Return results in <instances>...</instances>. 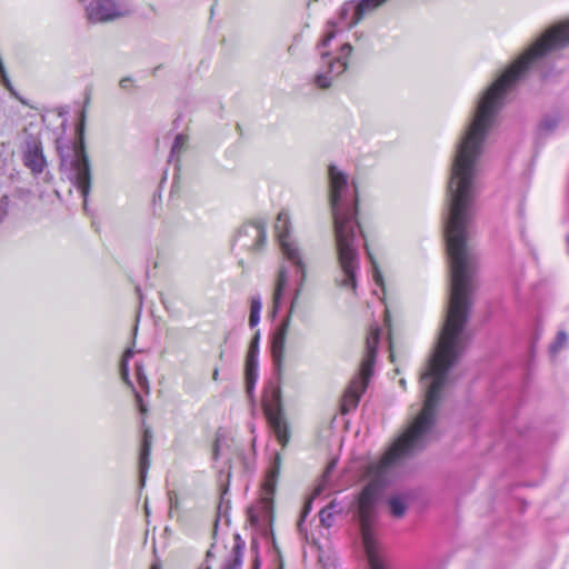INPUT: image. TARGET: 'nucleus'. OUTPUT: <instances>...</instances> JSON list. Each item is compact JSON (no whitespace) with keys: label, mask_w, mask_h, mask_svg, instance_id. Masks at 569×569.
<instances>
[{"label":"nucleus","mask_w":569,"mask_h":569,"mask_svg":"<svg viewBox=\"0 0 569 569\" xmlns=\"http://www.w3.org/2000/svg\"><path fill=\"white\" fill-rule=\"evenodd\" d=\"M329 203L339 272L335 283L352 291L357 288L359 243L362 232L358 221L357 188L348 183L347 176L336 166L329 167Z\"/></svg>","instance_id":"f257e3e1"},{"label":"nucleus","mask_w":569,"mask_h":569,"mask_svg":"<svg viewBox=\"0 0 569 569\" xmlns=\"http://www.w3.org/2000/svg\"><path fill=\"white\" fill-rule=\"evenodd\" d=\"M569 46V20L548 29L498 79H521L527 70L553 50Z\"/></svg>","instance_id":"f03ea898"},{"label":"nucleus","mask_w":569,"mask_h":569,"mask_svg":"<svg viewBox=\"0 0 569 569\" xmlns=\"http://www.w3.org/2000/svg\"><path fill=\"white\" fill-rule=\"evenodd\" d=\"M84 120L86 112L82 110L76 129L77 142H74L72 149L69 150L67 154L61 150L59 151L61 157V167L66 170L69 180L78 188L81 197L83 198V202L86 203L91 189V173L90 162L84 148ZM58 149H60V147H58Z\"/></svg>","instance_id":"7ed1b4c3"},{"label":"nucleus","mask_w":569,"mask_h":569,"mask_svg":"<svg viewBox=\"0 0 569 569\" xmlns=\"http://www.w3.org/2000/svg\"><path fill=\"white\" fill-rule=\"evenodd\" d=\"M380 339V328L379 327H372L370 329V332L367 337L366 341V348H367V355L365 359L362 360L360 372L357 377H355L351 381L349 387L347 388L343 401H342V412L347 413L348 411L355 409L362 396V393L366 391L369 379L372 375L373 365L376 360V353L379 345Z\"/></svg>","instance_id":"20e7f679"},{"label":"nucleus","mask_w":569,"mask_h":569,"mask_svg":"<svg viewBox=\"0 0 569 569\" xmlns=\"http://www.w3.org/2000/svg\"><path fill=\"white\" fill-rule=\"evenodd\" d=\"M91 22H108L130 13V7L124 0H92L86 8Z\"/></svg>","instance_id":"39448f33"},{"label":"nucleus","mask_w":569,"mask_h":569,"mask_svg":"<svg viewBox=\"0 0 569 569\" xmlns=\"http://www.w3.org/2000/svg\"><path fill=\"white\" fill-rule=\"evenodd\" d=\"M292 226L288 210L279 211L276 222L274 232L284 259H292L302 256L298 241L291 234Z\"/></svg>","instance_id":"423d86ee"},{"label":"nucleus","mask_w":569,"mask_h":569,"mask_svg":"<svg viewBox=\"0 0 569 569\" xmlns=\"http://www.w3.org/2000/svg\"><path fill=\"white\" fill-rule=\"evenodd\" d=\"M352 52V47L349 43H345L340 48V53L337 58L327 62L326 69L319 71L315 78L313 83L319 89H329L333 82V79L342 74L348 67L347 59Z\"/></svg>","instance_id":"0eeeda50"},{"label":"nucleus","mask_w":569,"mask_h":569,"mask_svg":"<svg viewBox=\"0 0 569 569\" xmlns=\"http://www.w3.org/2000/svg\"><path fill=\"white\" fill-rule=\"evenodd\" d=\"M266 242V226L261 221L244 223L234 237V244L248 251H259Z\"/></svg>","instance_id":"6e6552de"},{"label":"nucleus","mask_w":569,"mask_h":569,"mask_svg":"<svg viewBox=\"0 0 569 569\" xmlns=\"http://www.w3.org/2000/svg\"><path fill=\"white\" fill-rule=\"evenodd\" d=\"M264 413L278 442L284 448L289 442L290 433L279 400L272 405H266Z\"/></svg>","instance_id":"1a4fd4ad"},{"label":"nucleus","mask_w":569,"mask_h":569,"mask_svg":"<svg viewBox=\"0 0 569 569\" xmlns=\"http://www.w3.org/2000/svg\"><path fill=\"white\" fill-rule=\"evenodd\" d=\"M290 327V316H287L274 330L271 339V356L274 371L278 376L282 372L286 339Z\"/></svg>","instance_id":"9d476101"},{"label":"nucleus","mask_w":569,"mask_h":569,"mask_svg":"<svg viewBox=\"0 0 569 569\" xmlns=\"http://www.w3.org/2000/svg\"><path fill=\"white\" fill-rule=\"evenodd\" d=\"M23 163L31 170L33 174H40L47 167V161L43 156L42 146L36 139H30L26 142L23 151Z\"/></svg>","instance_id":"9b49d317"},{"label":"nucleus","mask_w":569,"mask_h":569,"mask_svg":"<svg viewBox=\"0 0 569 569\" xmlns=\"http://www.w3.org/2000/svg\"><path fill=\"white\" fill-rule=\"evenodd\" d=\"M287 261L296 268L298 281H297V288L295 290L293 298L298 299L302 292V289H303V286H305L306 279H307V264H306V261L303 260V256L292 258V259H287Z\"/></svg>","instance_id":"f8f14e48"},{"label":"nucleus","mask_w":569,"mask_h":569,"mask_svg":"<svg viewBox=\"0 0 569 569\" xmlns=\"http://www.w3.org/2000/svg\"><path fill=\"white\" fill-rule=\"evenodd\" d=\"M243 547L244 543L240 540L239 536H237L231 555L228 559H226L221 569H241Z\"/></svg>","instance_id":"ddd939ff"},{"label":"nucleus","mask_w":569,"mask_h":569,"mask_svg":"<svg viewBox=\"0 0 569 569\" xmlns=\"http://www.w3.org/2000/svg\"><path fill=\"white\" fill-rule=\"evenodd\" d=\"M288 279H289L288 270H287L286 266H281L278 271V276H277V280H276V288H274V292H273V305H274L276 309L279 307V305L281 302L283 291L288 284Z\"/></svg>","instance_id":"4468645a"},{"label":"nucleus","mask_w":569,"mask_h":569,"mask_svg":"<svg viewBox=\"0 0 569 569\" xmlns=\"http://www.w3.org/2000/svg\"><path fill=\"white\" fill-rule=\"evenodd\" d=\"M281 457L280 453H276L271 468L269 469L266 480L264 490L268 493H273L276 489L277 479L280 472Z\"/></svg>","instance_id":"2eb2a0df"},{"label":"nucleus","mask_w":569,"mask_h":569,"mask_svg":"<svg viewBox=\"0 0 569 569\" xmlns=\"http://www.w3.org/2000/svg\"><path fill=\"white\" fill-rule=\"evenodd\" d=\"M341 22H346V24L351 28L356 26L357 19V3L351 1L345 2L339 11Z\"/></svg>","instance_id":"dca6fc26"},{"label":"nucleus","mask_w":569,"mask_h":569,"mask_svg":"<svg viewBox=\"0 0 569 569\" xmlns=\"http://www.w3.org/2000/svg\"><path fill=\"white\" fill-rule=\"evenodd\" d=\"M387 0H360L357 3V19L356 22H359L368 12L373 11L375 9L382 6Z\"/></svg>","instance_id":"f3484780"},{"label":"nucleus","mask_w":569,"mask_h":569,"mask_svg":"<svg viewBox=\"0 0 569 569\" xmlns=\"http://www.w3.org/2000/svg\"><path fill=\"white\" fill-rule=\"evenodd\" d=\"M388 505L390 508V512L395 518L403 517L408 508L406 499L400 496L389 498Z\"/></svg>","instance_id":"a211bd4d"},{"label":"nucleus","mask_w":569,"mask_h":569,"mask_svg":"<svg viewBox=\"0 0 569 569\" xmlns=\"http://www.w3.org/2000/svg\"><path fill=\"white\" fill-rule=\"evenodd\" d=\"M150 436H149V432L146 431L144 432V437H143V442H142V447H141V452H140V470H141V478L143 479L144 477V473H146V470L148 469L149 467V456H150Z\"/></svg>","instance_id":"6ab92c4d"},{"label":"nucleus","mask_w":569,"mask_h":569,"mask_svg":"<svg viewBox=\"0 0 569 569\" xmlns=\"http://www.w3.org/2000/svg\"><path fill=\"white\" fill-rule=\"evenodd\" d=\"M262 303L259 296L252 297L250 301L249 326L254 328L260 321Z\"/></svg>","instance_id":"aec40b11"},{"label":"nucleus","mask_w":569,"mask_h":569,"mask_svg":"<svg viewBox=\"0 0 569 569\" xmlns=\"http://www.w3.org/2000/svg\"><path fill=\"white\" fill-rule=\"evenodd\" d=\"M134 351L132 349H127L122 356L121 362H120V376L121 379L130 387H132V382L129 379V360L133 357Z\"/></svg>","instance_id":"412c9836"},{"label":"nucleus","mask_w":569,"mask_h":569,"mask_svg":"<svg viewBox=\"0 0 569 569\" xmlns=\"http://www.w3.org/2000/svg\"><path fill=\"white\" fill-rule=\"evenodd\" d=\"M187 143H188V137L182 133L178 134L173 141L172 147H171L170 159H173V158L178 159L180 157V154L187 148Z\"/></svg>","instance_id":"4be33fe9"},{"label":"nucleus","mask_w":569,"mask_h":569,"mask_svg":"<svg viewBox=\"0 0 569 569\" xmlns=\"http://www.w3.org/2000/svg\"><path fill=\"white\" fill-rule=\"evenodd\" d=\"M246 391L249 397L252 396L256 382L258 380V368L246 367Z\"/></svg>","instance_id":"5701e85b"},{"label":"nucleus","mask_w":569,"mask_h":569,"mask_svg":"<svg viewBox=\"0 0 569 569\" xmlns=\"http://www.w3.org/2000/svg\"><path fill=\"white\" fill-rule=\"evenodd\" d=\"M558 118L557 117H546L539 126V132L540 134H548L550 133L555 128L558 127Z\"/></svg>","instance_id":"b1692460"},{"label":"nucleus","mask_w":569,"mask_h":569,"mask_svg":"<svg viewBox=\"0 0 569 569\" xmlns=\"http://www.w3.org/2000/svg\"><path fill=\"white\" fill-rule=\"evenodd\" d=\"M569 337L565 331H559L555 342L550 346V352L556 355L559 350L568 345Z\"/></svg>","instance_id":"393cba45"},{"label":"nucleus","mask_w":569,"mask_h":569,"mask_svg":"<svg viewBox=\"0 0 569 569\" xmlns=\"http://www.w3.org/2000/svg\"><path fill=\"white\" fill-rule=\"evenodd\" d=\"M335 37H336V33L333 30L327 31V33L325 34L323 39L321 40V42L318 46L319 53H320L321 58H327L329 56V53L327 51H325L323 49L329 46V43L331 42V40Z\"/></svg>","instance_id":"a878e982"},{"label":"nucleus","mask_w":569,"mask_h":569,"mask_svg":"<svg viewBox=\"0 0 569 569\" xmlns=\"http://www.w3.org/2000/svg\"><path fill=\"white\" fill-rule=\"evenodd\" d=\"M320 522L323 527L330 528L333 525V513L330 508H322L320 513Z\"/></svg>","instance_id":"bb28decb"},{"label":"nucleus","mask_w":569,"mask_h":569,"mask_svg":"<svg viewBox=\"0 0 569 569\" xmlns=\"http://www.w3.org/2000/svg\"><path fill=\"white\" fill-rule=\"evenodd\" d=\"M367 249V253H368V257L369 259L371 260V263H372V269H373V279L376 281L377 284H382V274L381 272L378 270V267H377V263L376 261L372 259V256L369 251V249L366 247Z\"/></svg>","instance_id":"cd10ccee"},{"label":"nucleus","mask_w":569,"mask_h":569,"mask_svg":"<svg viewBox=\"0 0 569 569\" xmlns=\"http://www.w3.org/2000/svg\"><path fill=\"white\" fill-rule=\"evenodd\" d=\"M136 377H137L138 383L141 388L148 387V379H147V377L143 372V369L140 365H137V367H136Z\"/></svg>","instance_id":"c85d7f7f"},{"label":"nucleus","mask_w":569,"mask_h":569,"mask_svg":"<svg viewBox=\"0 0 569 569\" xmlns=\"http://www.w3.org/2000/svg\"><path fill=\"white\" fill-rule=\"evenodd\" d=\"M259 508L262 511L263 521L270 522L271 518H272L270 502L267 500H263Z\"/></svg>","instance_id":"c756f323"},{"label":"nucleus","mask_w":569,"mask_h":569,"mask_svg":"<svg viewBox=\"0 0 569 569\" xmlns=\"http://www.w3.org/2000/svg\"><path fill=\"white\" fill-rule=\"evenodd\" d=\"M258 353L248 351L246 357V367L258 368Z\"/></svg>","instance_id":"7c9ffc66"},{"label":"nucleus","mask_w":569,"mask_h":569,"mask_svg":"<svg viewBox=\"0 0 569 569\" xmlns=\"http://www.w3.org/2000/svg\"><path fill=\"white\" fill-rule=\"evenodd\" d=\"M9 204V198L8 196H2L0 199V222L4 219L7 216V209Z\"/></svg>","instance_id":"2f4dec72"},{"label":"nucleus","mask_w":569,"mask_h":569,"mask_svg":"<svg viewBox=\"0 0 569 569\" xmlns=\"http://www.w3.org/2000/svg\"><path fill=\"white\" fill-rule=\"evenodd\" d=\"M259 339H260V332L257 331L253 336L250 346H249V352L259 353Z\"/></svg>","instance_id":"473e14b6"},{"label":"nucleus","mask_w":569,"mask_h":569,"mask_svg":"<svg viewBox=\"0 0 569 569\" xmlns=\"http://www.w3.org/2000/svg\"><path fill=\"white\" fill-rule=\"evenodd\" d=\"M325 508H330V511L332 513H339L341 512L342 508L339 506V503L336 500H332L329 505H327Z\"/></svg>","instance_id":"72a5a7b5"},{"label":"nucleus","mask_w":569,"mask_h":569,"mask_svg":"<svg viewBox=\"0 0 569 569\" xmlns=\"http://www.w3.org/2000/svg\"><path fill=\"white\" fill-rule=\"evenodd\" d=\"M131 82H132L131 78L126 77L120 80L119 86L121 89L127 90L130 88Z\"/></svg>","instance_id":"f704fd0d"},{"label":"nucleus","mask_w":569,"mask_h":569,"mask_svg":"<svg viewBox=\"0 0 569 569\" xmlns=\"http://www.w3.org/2000/svg\"><path fill=\"white\" fill-rule=\"evenodd\" d=\"M311 507H312V500H308L306 503H305V507H303V510H302V519L301 521L307 517V515L310 512L311 510Z\"/></svg>","instance_id":"c9c22d12"},{"label":"nucleus","mask_w":569,"mask_h":569,"mask_svg":"<svg viewBox=\"0 0 569 569\" xmlns=\"http://www.w3.org/2000/svg\"><path fill=\"white\" fill-rule=\"evenodd\" d=\"M250 520L253 525H260V516H258L254 511L250 512Z\"/></svg>","instance_id":"e433bc0d"},{"label":"nucleus","mask_w":569,"mask_h":569,"mask_svg":"<svg viewBox=\"0 0 569 569\" xmlns=\"http://www.w3.org/2000/svg\"><path fill=\"white\" fill-rule=\"evenodd\" d=\"M297 301H298V299H296V298H293V299H292L291 305H290V309H289V312H288V315H287V316H290V317H291V315H292V312H293V309H295V307H296V305H297Z\"/></svg>","instance_id":"4c0bfd02"},{"label":"nucleus","mask_w":569,"mask_h":569,"mask_svg":"<svg viewBox=\"0 0 569 569\" xmlns=\"http://www.w3.org/2000/svg\"><path fill=\"white\" fill-rule=\"evenodd\" d=\"M218 453H219V443H218V440L214 442V446H213V458L217 459L218 458Z\"/></svg>","instance_id":"58836bf2"},{"label":"nucleus","mask_w":569,"mask_h":569,"mask_svg":"<svg viewBox=\"0 0 569 569\" xmlns=\"http://www.w3.org/2000/svg\"><path fill=\"white\" fill-rule=\"evenodd\" d=\"M150 569H162L160 561L156 560L151 563Z\"/></svg>","instance_id":"ea45409f"},{"label":"nucleus","mask_w":569,"mask_h":569,"mask_svg":"<svg viewBox=\"0 0 569 569\" xmlns=\"http://www.w3.org/2000/svg\"><path fill=\"white\" fill-rule=\"evenodd\" d=\"M218 378H219V370H218V369H214V370H213V373H212V379H213L214 381H217V380H218Z\"/></svg>","instance_id":"a19ab883"},{"label":"nucleus","mask_w":569,"mask_h":569,"mask_svg":"<svg viewBox=\"0 0 569 569\" xmlns=\"http://www.w3.org/2000/svg\"><path fill=\"white\" fill-rule=\"evenodd\" d=\"M136 398H137L138 401H141V397H140L139 393H136Z\"/></svg>","instance_id":"79ce46f5"},{"label":"nucleus","mask_w":569,"mask_h":569,"mask_svg":"<svg viewBox=\"0 0 569 569\" xmlns=\"http://www.w3.org/2000/svg\"><path fill=\"white\" fill-rule=\"evenodd\" d=\"M400 385H401L402 387H405L406 381H405L403 379H401V380H400Z\"/></svg>","instance_id":"37998d69"},{"label":"nucleus","mask_w":569,"mask_h":569,"mask_svg":"<svg viewBox=\"0 0 569 569\" xmlns=\"http://www.w3.org/2000/svg\"><path fill=\"white\" fill-rule=\"evenodd\" d=\"M207 569H209V568H207Z\"/></svg>","instance_id":"c03bdc74"}]
</instances>
